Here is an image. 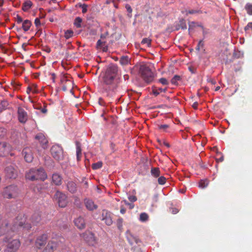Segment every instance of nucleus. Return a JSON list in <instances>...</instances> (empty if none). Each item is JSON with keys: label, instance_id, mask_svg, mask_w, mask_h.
<instances>
[{"label": "nucleus", "instance_id": "49", "mask_svg": "<svg viewBox=\"0 0 252 252\" xmlns=\"http://www.w3.org/2000/svg\"><path fill=\"white\" fill-rule=\"evenodd\" d=\"M6 133V130L3 127H0V137H3Z\"/></svg>", "mask_w": 252, "mask_h": 252}, {"label": "nucleus", "instance_id": "28", "mask_svg": "<svg viewBox=\"0 0 252 252\" xmlns=\"http://www.w3.org/2000/svg\"><path fill=\"white\" fill-rule=\"evenodd\" d=\"M120 63L122 65H127L130 63V59L127 56H123L120 58Z\"/></svg>", "mask_w": 252, "mask_h": 252}, {"label": "nucleus", "instance_id": "18", "mask_svg": "<svg viewBox=\"0 0 252 252\" xmlns=\"http://www.w3.org/2000/svg\"><path fill=\"white\" fill-rule=\"evenodd\" d=\"M47 239V235L45 234L39 236L35 241V246L38 249H40L42 246L46 244Z\"/></svg>", "mask_w": 252, "mask_h": 252}, {"label": "nucleus", "instance_id": "4", "mask_svg": "<svg viewBox=\"0 0 252 252\" xmlns=\"http://www.w3.org/2000/svg\"><path fill=\"white\" fill-rule=\"evenodd\" d=\"M3 241L6 243L5 252H16L21 246L19 239H11V238L5 236Z\"/></svg>", "mask_w": 252, "mask_h": 252}, {"label": "nucleus", "instance_id": "14", "mask_svg": "<svg viewBox=\"0 0 252 252\" xmlns=\"http://www.w3.org/2000/svg\"><path fill=\"white\" fill-rule=\"evenodd\" d=\"M35 138L38 140L41 147L43 149H46L48 147V140L46 138L45 136L42 133L37 134Z\"/></svg>", "mask_w": 252, "mask_h": 252}, {"label": "nucleus", "instance_id": "39", "mask_svg": "<svg viewBox=\"0 0 252 252\" xmlns=\"http://www.w3.org/2000/svg\"><path fill=\"white\" fill-rule=\"evenodd\" d=\"M149 219L148 215L146 213H142L140 215V220L141 221H146Z\"/></svg>", "mask_w": 252, "mask_h": 252}, {"label": "nucleus", "instance_id": "32", "mask_svg": "<svg viewBox=\"0 0 252 252\" xmlns=\"http://www.w3.org/2000/svg\"><path fill=\"white\" fill-rule=\"evenodd\" d=\"M181 77L180 75H175L171 79V83L172 84L177 86L178 85V81H181Z\"/></svg>", "mask_w": 252, "mask_h": 252}, {"label": "nucleus", "instance_id": "52", "mask_svg": "<svg viewBox=\"0 0 252 252\" xmlns=\"http://www.w3.org/2000/svg\"><path fill=\"white\" fill-rule=\"evenodd\" d=\"M127 11L130 14L132 12V9L131 7V6L128 4H126V6H125Z\"/></svg>", "mask_w": 252, "mask_h": 252}, {"label": "nucleus", "instance_id": "36", "mask_svg": "<svg viewBox=\"0 0 252 252\" xmlns=\"http://www.w3.org/2000/svg\"><path fill=\"white\" fill-rule=\"evenodd\" d=\"M183 14L188 15V14H200L201 13L200 11L194 10H186L182 12Z\"/></svg>", "mask_w": 252, "mask_h": 252}, {"label": "nucleus", "instance_id": "12", "mask_svg": "<svg viewBox=\"0 0 252 252\" xmlns=\"http://www.w3.org/2000/svg\"><path fill=\"white\" fill-rule=\"evenodd\" d=\"M18 118L19 121L21 123H25L28 119V116L27 113L25 110L19 107L18 109Z\"/></svg>", "mask_w": 252, "mask_h": 252}, {"label": "nucleus", "instance_id": "59", "mask_svg": "<svg viewBox=\"0 0 252 252\" xmlns=\"http://www.w3.org/2000/svg\"><path fill=\"white\" fill-rule=\"evenodd\" d=\"M124 201H125L126 204L129 205L130 206V209H132L134 207V205L133 204L129 203L126 200H125Z\"/></svg>", "mask_w": 252, "mask_h": 252}, {"label": "nucleus", "instance_id": "31", "mask_svg": "<svg viewBox=\"0 0 252 252\" xmlns=\"http://www.w3.org/2000/svg\"><path fill=\"white\" fill-rule=\"evenodd\" d=\"M167 91L166 88L162 89L161 88H157L156 87H154L153 88V94L157 96L160 93L164 92L165 93Z\"/></svg>", "mask_w": 252, "mask_h": 252}, {"label": "nucleus", "instance_id": "19", "mask_svg": "<svg viewBox=\"0 0 252 252\" xmlns=\"http://www.w3.org/2000/svg\"><path fill=\"white\" fill-rule=\"evenodd\" d=\"M174 28L176 31H178L180 29H186L187 26L186 21L183 18L181 19L179 22L175 23Z\"/></svg>", "mask_w": 252, "mask_h": 252}, {"label": "nucleus", "instance_id": "8", "mask_svg": "<svg viewBox=\"0 0 252 252\" xmlns=\"http://www.w3.org/2000/svg\"><path fill=\"white\" fill-rule=\"evenodd\" d=\"M83 238L89 245L94 246L96 243L94 234L90 231H86L83 233Z\"/></svg>", "mask_w": 252, "mask_h": 252}, {"label": "nucleus", "instance_id": "5", "mask_svg": "<svg viewBox=\"0 0 252 252\" xmlns=\"http://www.w3.org/2000/svg\"><path fill=\"white\" fill-rule=\"evenodd\" d=\"M19 194L17 186L10 185L5 187L2 192V195L5 198L11 199L16 198Z\"/></svg>", "mask_w": 252, "mask_h": 252}, {"label": "nucleus", "instance_id": "34", "mask_svg": "<svg viewBox=\"0 0 252 252\" xmlns=\"http://www.w3.org/2000/svg\"><path fill=\"white\" fill-rule=\"evenodd\" d=\"M8 106V102L6 100H2L0 102V112L6 109Z\"/></svg>", "mask_w": 252, "mask_h": 252}, {"label": "nucleus", "instance_id": "29", "mask_svg": "<svg viewBox=\"0 0 252 252\" xmlns=\"http://www.w3.org/2000/svg\"><path fill=\"white\" fill-rule=\"evenodd\" d=\"M44 17H39V18H36L34 20V24L37 28H38L41 25L44 24L45 22L43 20Z\"/></svg>", "mask_w": 252, "mask_h": 252}, {"label": "nucleus", "instance_id": "38", "mask_svg": "<svg viewBox=\"0 0 252 252\" xmlns=\"http://www.w3.org/2000/svg\"><path fill=\"white\" fill-rule=\"evenodd\" d=\"M204 48V42L203 40H200L196 47H195V50L196 52H199L201 50L205 51V49H203Z\"/></svg>", "mask_w": 252, "mask_h": 252}, {"label": "nucleus", "instance_id": "27", "mask_svg": "<svg viewBox=\"0 0 252 252\" xmlns=\"http://www.w3.org/2000/svg\"><path fill=\"white\" fill-rule=\"evenodd\" d=\"M32 2L30 0H27L25 1L22 6V10L24 11H28L32 6Z\"/></svg>", "mask_w": 252, "mask_h": 252}, {"label": "nucleus", "instance_id": "58", "mask_svg": "<svg viewBox=\"0 0 252 252\" xmlns=\"http://www.w3.org/2000/svg\"><path fill=\"white\" fill-rule=\"evenodd\" d=\"M98 103H99V105H100L102 106V105H104V102L103 99L102 98H100L99 99Z\"/></svg>", "mask_w": 252, "mask_h": 252}, {"label": "nucleus", "instance_id": "55", "mask_svg": "<svg viewBox=\"0 0 252 252\" xmlns=\"http://www.w3.org/2000/svg\"><path fill=\"white\" fill-rule=\"evenodd\" d=\"M171 211H172V214H176V213H177L178 212V210L176 208H173L171 209Z\"/></svg>", "mask_w": 252, "mask_h": 252}, {"label": "nucleus", "instance_id": "30", "mask_svg": "<svg viewBox=\"0 0 252 252\" xmlns=\"http://www.w3.org/2000/svg\"><path fill=\"white\" fill-rule=\"evenodd\" d=\"M55 245L52 242L49 243L42 252H54Z\"/></svg>", "mask_w": 252, "mask_h": 252}, {"label": "nucleus", "instance_id": "63", "mask_svg": "<svg viewBox=\"0 0 252 252\" xmlns=\"http://www.w3.org/2000/svg\"><path fill=\"white\" fill-rule=\"evenodd\" d=\"M51 2L53 3H56L57 2V0H50V3H51Z\"/></svg>", "mask_w": 252, "mask_h": 252}, {"label": "nucleus", "instance_id": "11", "mask_svg": "<svg viewBox=\"0 0 252 252\" xmlns=\"http://www.w3.org/2000/svg\"><path fill=\"white\" fill-rule=\"evenodd\" d=\"M23 155L24 157L25 160L28 162H31L33 158V153L31 148L26 147L24 148L22 152Z\"/></svg>", "mask_w": 252, "mask_h": 252}, {"label": "nucleus", "instance_id": "1", "mask_svg": "<svg viewBox=\"0 0 252 252\" xmlns=\"http://www.w3.org/2000/svg\"><path fill=\"white\" fill-rule=\"evenodd\" d=\"M32 225L26 222V217L23 214L18 215L12 225L7 222H3L0 227V234L6 235V236H13L21 230H29Z\"/></svg>", "mask_w": 252, "mask_h": 252}, {"label": "nucleus", "instance_id": "17", "mask_svg": "<svg viewBox=\"0 0 252 252\" xmlns=\"http://www.w3.org/2000/svg\"><path fill=\"white\" fill-rule=\"evenodd\" d=\"M118 72V67L115 64H111L108 66L106 70L105 73L107 75L112 76L115 78Z\"/></svg>", "mask_w": 252, "mask_h": 252}, {"label": "nucleus", "instance_id": "16", "mask_svg": "<svg viewBox=\"0 0 252 252\" xmlns=\"http://www.w3.org/2000/svg\"><path fill=\"white\" fill-rule=\"evenodd\" d=\"M10 146L5 142L0 143V156H7L10 152Z\"/></svg>", "mask_w": 252, "mask_h": 252}, {"label": "nucleus", "instance_id": "47", "mask_svg": "<svg viewBox=\"0 0 252 252\" xmlns=\"http://www.w3.org/2000/svg\"><path fill=\"white\" fill-rule=\"evenodd\" d=\"M199 25H198V24L195 22H192L191 23H189V31H190L191 29H192L193 28H195L196 27H199Z\"/></svg>", "mask_w": 252, "mask_h": 252}, {"label": "nucleus", "instance_id": "64", "mask_svg": "<svg viewBox=\"0 0 252 252\" xmlns=\"http://www.w3.org/2000/svg\"><path fill=\"white\" fill-rule=\"evenodd\" d=\"M49 21H50V22H53L54 20L53 18L52 17V18H50L49 19Z\"/></svg>", "mask_w": 252, "mask_h": 252}, {"label": "nucleus", "instance_id": "9", "mask_svg": "<svg viewBox=\"0 0 252 252\" xmlns=\"http://www.w3.org/2000/svg\"><path fill=\"white\" fill-rule=\"evenodd\" d=\"M102 220L105 221L107 225H111L113 223L111 213L106 210H103L102 212Z\"/></svg>", "mask_w": 252, "mask_h": 252}, {"label": "nucleus", "instance_id": "53", "mask_svg": "<svg viewBox=\"0 0 252 252\" xmlns=\"http://www.w3.org/2000/svg\"><path fill=\"white\" fill-rule=\"evenodd\" d=\"M16 21L17 23V24H20L21 23H23L24 20L21 18V17H17L16 18Z\"/></svg>", "mask_w": 252, "mask_h": 252}, {"label": "nucleus", "instance_id": "61", "mask_svg": "<svg viewBox=\"0 0 252 252\" xmlns=\"http://www.w3.org/2000/svg\"><path fill=\"white\" fill-rule=\"evenodd\" d=\"M163 144H164L165 146H166L167 147H168V148H169V147H170L169 144L168 143L166 142H163Z\"/></svg>", "mask_w": 252, "mask_h": 252}, {"label": "nucleus", "instance_id": "13", "mask_svg": "<svg viewBox=\"0 0 252 252\" xmlns=\"http://www.w3.org/2000/svg\"><path fill=\"white\" fill-rule=\"evenodd\" d=\"M84 203L87 209L90 211H94L98 208V206L94 203V201L90 198H85Z\"/></svg>", "mask_w": 252, "mask_h": 252}, {"label": "nucleus", "instance_id": "33", "mask_svg": "<svg viewBox=\"0 0 252 252\" xmlns=\"http://www.w3.org/2000/svg\"><path fill=\"white\" fill-rule=\"evenodd\" d=\"M151 174L157 178L160 176V172L159 169L158 168H152L151 170Z\"/></svg>", "mask_w": 252, "mask_h": 252}, {"label": "nucleus", "instance_id": "54", "mask_svg": "<svg viewBox=\"0 0 252 252\" xmlns=\"http://www.w3.org/2000/svg\"><path fill=\"white\" fill-rule=\"evenodd\" d=\"M51 79L52 80L53 82L54 83L55 82V79H56V74L54 73H51Z\"/></svg>", "mask_w": 252, "mask_h": 252}, {"label": "nucleus", "instance_id": "7", "mask_svg": "<svg viewBox=\"0 0 252 252\" xmlns=\"http://www.w3.org/2000/svg\"><path fill=\"white\" fill-rule=\"evenodd\" d=\"M54 198L58 202L59 207L64 208L67 205V197L62 192L57 191L54 195Z\"/></svg>", "mask_w": 252, "mask_h": 252}, {"label": "nucleus", "instance_id": "43", "mask_svg": "<svg viewBox=\"0 0 252 252\" xmlns=\"http://www.w3.org/2000/svg\"><path fill=\"white\" fill-rule=\"evenodd\" d=\"M142 44H146L148 47H150L151 44V39L149 38H144L141 41Z\"/></svg>", "mask_w": 252, "mask_h": 252}, {"label": "nucleus", "instance_id": "45", "mask_svg": "<svg viewBox=\"0 0 252 252\" xmlns=\"http://www.w3.org/2000/svg\"><path fill=\"white\" fill-rule=\"evenodd\" d=\"M169 127V126L167 124L160 125L158 126L159 129L162 131H166L167 129Z\"/></svg>", "mask_w": 252, "mask_h": 252}, {"label": "nucleus", "instance_id": "21", "mask_svg": "<svg viewBox=\"0 0 252 252\" xmlns=\"http://www.w3.org/2000/svg\"><path fill=\"white\" fill-rule=\"evenodd\" d=\"M67 189L71 193H75L77 190L76 184L73 181H68L66 184Z\"/></svg>", "mask_w": 252, "mask_h": 252}, {"label": "nucleus", "instance_id": "48", "mask_svg": "<svg viewBox=\"0 0 252 252\" xmlns=\"http://www.w3.org/2000/svg\"><path fill=\"white\" fill-rule=\"evenodd\" d=\"M158 82L161 83L163 85H167L169 84V82L167 79L165 78H161L158 80Z\"/></svg>", "mask_w": 252, "mask_h": 252}, {"label": "nucleus", "instance_id": "44", "mask_svg": "<svg viewBox=\"0 0 252 252\" xmlns=\"http://www.w3.org/2000/svg\"><path fill=\"white\" fill-rule=\"evenodd\" d=\"M78 6L82 8L83 14H85L87 11L88 5L86 4L79 3Z\"/></svg>", "mask_w": 252, "mask_h": 252}, {"label": "nucleus", "instance_id": "6", "mask_svg": "<svg viewBox=\"0 0 252 252\" xmlns=\"http://www.w3.org/2000/svg\"><path fill=\"white\" fill-rule=\"evenodd\" d=\"M52 157L57 160H63V149L58 145H53L51 149Z\"/></svg>", "mask_w": 252, "mask_h": 252}, {"label": "nucleus", "instance_id": "3", "mask_svg": "<svg viewBox=\"0 0 252 252\" xmlns=\"http://www.w3.org/2000/svg\"><path fill=\"white\" fill-rule=\"evenodd\" d=\"M139 74L143 80L147 83L152 82L155 79V75L150 66L148 64L141 65Z\"/></svg>", "mask_w": 252, "mask_h": 252}, {"label": "nucleus", "instance_id": "26", "mask_svg": "<svg viewBox=\"0 0 252 252\" xmlns=\"http://www.w3.org/2000/svg\"><path fill=\"white\" fill-rule=\"evenodd\" d=\"M62 85V90L65 92L68 89H72L73 82L71 80H69L67 82H66L64 84H63Z\"/></svg>", "mask_w": 252, "mask_h": 252}, {"label": "nucleus", "instance_id": "24", "mask_svg": "<svg viewBox=\"0 0 252 252\" xmlns=\"http://www.w3.org/2000/svg\"><path fill=\"white\" fill-rule=\"evenodd\" d=\"M76 147V157L78 161L80 160L82 156V149L81 148V144L78 141L75 142Z\"/></svg>", "mask_w": 252, "mask_h": 252}, {"label": "nucleus", "instance_id": "22", "mask_svg": "<svg viewBox=\"0 0 252 252\" xmlns=\"http://www.w3.org/2000/svg\"><path fill=\"white\" fill-rule=\"evenodd\" d=\"M52 182L56 185L59 186L62 184V178L57 173L53 174L52 175Z\"/></svg>", "mask_w": 252, "mask_h": 252}, {"label": "nucleus", "instance_id": "42", "mask_svg": "<svg viewBox=\"0 0 252 252\" xmlns=\"http://www.w3.org/2000/svg\"><path fill=\"white\" fill-rule=\"evenodd\" d=\"M102 166V162L101 161H98L94 163L92 165V168L96 170L100 168Z\"/></svg>", "mask_w": 252, "mask_h": 252}, {"label": "nucleus", "instance_id": "25", "mask_svg": "<svg viewBox=\"0 0 252 252\" xmlns=\"http://www.w3.org/2000/svg\"><path fill=\"white\" fill-rule=\"evenodd\" d=\"M32 24L31 21L29 20H25L22 23V29L24 32H27L30 30Z\"/></svg>", "mask_w": 252, "mask_h": 252}, {"label": "nucleus", "instance_id": "35", "mask_svg": "<svg viewBox=\"0 0 252 252\" xmlns=\"http://www.w3.org/2000/svg\"><path fill=\"white\" fill-rule=\"evenodd\" d=\"M74 32L72 30H68L64 31V37L66 39H68L73 36Z\"/></svg>", "mask_w": 252, "mask_h": 252}, {"label": "nucleus", "instance_id": "23", "mask_svg": "<svg viewBox=\"0 0 252 252\" xmlns=\"http://www.w3.org/2000/svg\"><path fill=\"white\" fill-rule=\"evenodd\" d=\"M41 220V215L39 213H34L31 218V220L33 225L38 224Z\"/></svg>", "mask_w": 252, "mask_h": 252}, {"label": "nucleus", "instance_id": "10", "mask_svg": "<svg viewBox=\"0 0 252 252\" xmlns=\"http://www.w3.org/2000/svg\"><path fill=\"white\" fill-rule=\"evenodd\" d=\"M114 79L115 78L112 76H110V75H107L106 74H105L103 78V83L106 85L110 86L109 90L113 91H114V90L115 89L116 86V85L113 84Z\"/></svg>", "mask_w": 252, "mask_h": 252}, {"label": "nucleus", "instance_id": "62", "mask_svg": "<svg viewBox=\"0 0 252 252\" xmlns=\"http://www.w3.org/2000/svg\"><path fill=\"white\" fill-rule=\"evenodd\" d=\"M41 112L43 113H46L47 112V109L46 108H43L42 110H41Z\"/></svg>", "mask_w": 252, "mask_h": 252}, {"label": "nucleus", "instance_id": "51", "mask_svg": "<svg viewBox=\"0 0 252 252\" xmlns=\"http://www.w3.org/2000/svg\"><path fill=\"white\" fill-rule=\"evenodd\" d=\"M128 199L131 202H135L137 200V198L134 195H130L128 197Z\"/></svg>", "mask_w": 252, "mask_h": 252}, {"label": "nucleus", "instance_id": "20", "mask_svg": "<svg viewBox=\"0 0 252 252\" xmlns=\"http://www.w3.org/2000/svg\"><path fill=\"white\" fill-rule=\"evenodd\" d=\"M75 225L80 229H82L85 227V222L83 218L79 217L74 220Z\"/></svg>", "mask_w": 252, "mask_h": 252}, {"label": "nucleus", "instance_id": "57", "mask_svg": "<svg viewBox=\"0 0 252 252\" xmlns=\"http://www.w3.org/2000/svg\"><path fill=\"white\" fill-rule=\"evenodd\" d=\"M126 209L125 208L123 207V206H122L121 207V209H120V212L121 213H122V214H124L126 213Z\"/></svg>", "mask_w": 252, "mask_h": 252}, {"label": "nucleus", "instance_id": "41", "mask_svg": "<svg viewBox=\"0 0 252 252\" xmlns=\"http://www.w3.org/2000/svg\"><path fill=\"white\" fill-rule=\"evenodd\" d=\"M245 9L247 12V13L250 15H252V4L247 3L245 6Z\"/></svg>", "mask_w": 252, "mask_h": 252}, {"label": "nucleus", "instance_id": "37", "mask_svg": "<svg viewBox=\"0 0 252 252\" xmlns=\"http://www.w3.org/2000/svg\"><path fill=\"white\" fill-rule=\"evenodd\" d=\"M70 79L68 78L67 75L65 74H62L60 77V83L61 85L64 84Z\"/></svg>", "mask_w": 252, "mask_h": 252}, {"label": "nucleus", "instance_id": "50", "mask_svg": "<svg viewBox=\"0 0 252 252\" xmlns=\"http://www.w3.org/2000/svg\"><path fill=\"white\" fill-rule=\"evenodd\" d=\"M198 187L200 188L203 189L205 187V180H201L199 183Z\"/></svg>", "mask_w": 252, "mask_h": 252}, {"label": "nucleus", "instance_id": "60", "mask_svg": "<svg viewBox=\"0 0 252 252\" xmlns=\"http://www.w3.org/2000/svg\"><path fill=\"white\" fill-rule=\"evenodd\" d=\"M32 91V88L31 87H29L28 88H27V93L29 94L30 93V92Z\"/></svg>", "mask_w": 252, "mask_h": 252}, {"label": "nucleus", "instance_id": "56", "mask_svg": "<svg viewBox=\"0 0 252 252\" xmlns=\"http://www.w3.org/2000/svg\"><path fill=\"white\" fill-rule=\"evenodd\" d=\"M102 44H105V43L103 42H102L100 40H98L97 42V45L98 46H100Z\"/></svg>", "mask_w": 252, "mask_h": 252}, {"label": "nucleus", "instance_id": "40", "mask_svg": "<svg viewBox=\"0 0 252 252\" xmlns=\"http://www.w3.org/2000/svg\"><path fill=\"white\" fill-rule=\"evenodd\" d=\"M82 21V19L79 17H77L74 20V25L78 28H80L81 27V24Z\"/></svg>", "mask_w": 252, "mask_h": 252}, {"label": "nucleus", "instance_id": "2", "mask_svg": "<svg viewBox=\"0 0 252 252\" xmlns=\"http://www.w3.org/2000/svg\"><path fill=\"white\" fill-rule=\"evenodd\" d=\"M47 177V174L42 168H31L26 174V179L31 181L37 180L44 181Z\"/></svg>", "mask_w": 252, "mask_h": 252}, {"label": "nucleus", "instance_id": "46", "mask_svg": "<svg viewBox=\"0 0 252 252\" xmlns=\"http://www.w3.org/2000/svg\"><path fill=\"white\" fill-rule=\"evenodd\" d=\"M166 179L164 177H163V176L159 177V178H158V182L159 185H163L165 184V183H166Z\"/></svg>", "mask_w": 252, "mask_h": 252}, {"label": "nucleus", "instance_id": "15", "mask_svg": "<svg viewBox=\"0 0 252 252\" xmlns=\"http://www.w3.org/2000/svg\"><path fill=\"white\" fill-rule=\"evenodd\" d=\"M6 176L10 179H15L17 176V171L12 165L7 166L5 169Z\"/></svg>", "mask_w": 252, "mask_h": 252}]
</instances>
